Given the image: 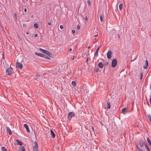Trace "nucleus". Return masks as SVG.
<instances>
[{"label": "nucleus", "instance_id": "1", "mask_svg": "<svg viewBox=\"0 0 151 151\" xmlns=\"http://www.w3.org/2000/svg\"><path fill=\"white\" fill-rule=\"evenodd\" d=\"M39 50L40 51H41L42 52L44 53L45 54H47L49 57H51L52 55V54L51 53H50V52H49L47 50H45L41 48H40Z\"/></svg>", "mask_w": 151, "mask_h": 151}, {"label": "nucleus", "instance_id": "2", "mask_svg": "<svg viewBox=\"0 0 151 151\" xmlns=\"http://www.w3.org/2000/svg\"><path fill=\"white\" fill-rule=\"evenodd\" d=\"M75 116V113L74 112H69L68 115V119L70 121L72 118Z\"/></svg>", "mask_w": 151, "mask_h": 151}, {"label": "nucleus", "instance_id": "3", "mask_svg": "<svg viewBox=\"0 0 151 151\" xmlns=\"http://www.w3.org/2000/svg\"><path fill=\"white\" fill-rule=\"evenodd\" d=\"M117 61L116 59H113L111 62V66L112 67H115L117 65Z\"/></svg>", "mask_w": 151, "mask_h": 151}, {"label": "nucleus", "instance_id": "4", "mask_svg": "<svg viewBox=\"0 0 151 151\" xmlns=\"http://www.w3.org/2000/svg\"><path fill=\"white\" fill-rule=\"evenodd\" d=\"M112 54V52L111 50H109L107 54V58L108 59H110L111 58V55Z\"/></svg>", "mask_w": 151, "mask_h": 151}, {"label": "nucleus", "instance_id": "5", "mask_svg": "<svg viewBox=\"0 0 151 151\" xmlns=\"http://www.w3.org/2000/svg\"><path fill=\"white\" fill-rule=\"evenodd\" d=\"M12 68H8L6 70V73L7 75H10L12 74Z\"/></svg>", "mask_w": 151, "mask_h": 151}, {"label": "nucleus", "instance_id": "6", "mask_svg": "<svg viewBox=\"0 0 151 151\" xmlns=\"http://www.w3.org/2000/svg\"><path fill=\"white\" fill-rule=\"evenodd\" d=\"M16 65L17 67L20 69H21L22 67V64L18 62L16 63Z\"/></svg>", "mask_w": 151, "mask_h": 151}, {"label": "nucleus", "instance_id": "7", "mask_svg": "<svg viewBox=\"0 0 151 151\" xmlns=\"http://www.w3.org/2000/svg\"><path fill=\"white\" fill-rule=\"evenodd\" d=\"M148 66V62L147 60L145 61V65L143 66V68L145 69H146L147 68Z\"/></svg>", "mask_w": 151, "mask_h": 151}, {"label": "nucleus", "instance_id": "8", "mask_svg": "<svg viewBox=\"0 0 151 151\" xmlns=\"http://www.w3.org/2000/svg\"><path fill=\"white\" fill-rule=\"evenodd\" d=\"M24 127L26 128L27 130V131L28 132H29L30 130L29 129L27 125L26 124H24Z\"/></svg>", "mask_w": 151, "mask_h": 151}, {"label": "nucleus", "instance_id": "9", "mask_svg": "<svg viewBox=\"0 0 151 151\" xmlns=\"http://www.w3.org/2000/svg\"><path fill=\"white\" fill-rule=\"evenodd\" d=\"M98 66L99 68H103L104 66V65L102 63L100 62L99 63Z\"/></svg>", "mask_w": 151, "mask_h": 151}, {"label": "nucleus", "instance_id": "10", "mask_svg": "<svg viewBox=\"0 0 151 151\" xmlns=\"http://www.w3.org/2000/svg\"><path fill=\"white\" fill-rule=\"evenodd\" d=\"M6 130L9 132V134L10 135L12 134V132L10 128L9 127H6Z\"/></svg>", "mask_w": 151, "mask_h": 151}, {"label": "nucleus", "instance_id": "11", "mask_svg": "<svg viewBox=\"0 0 151 151\" xmlns=\"http://www.w3.org/2000/svg\"><path fill=\"white\" fill-rule=\"evenodd\" d=\"M35 53L36 55L39 56H40L41 57H42V56H43V54H42V53H39L37 52H35Z\"/></svg>", "mask_w": 151, "mask_h": 151}, {"label": "nucleus", "instance_id": "12", "mask_svg": "<svg viewBox=\"0 0 151 151\" xmlns=\"http://www.w3.org/2000/svg\"><path fill=\"white\" fill-rule=\"evenodd\" d=\"M34 146H33V148H37L38 147V145L36 141H35L34 143Z\"/></svg>", "mask_w": 151, "mask_h": 151}, {"label": "nucleus", "instance_id": "13", "mask_svg": "<svg viewBox=\"0 0 151 151\" xmlns=\"http://www.w3.org/2000/svg\"><path fill=\"white\" fill-rule=\"evenodd\" d=\"M50 132H51V133L52 135V137L53 138H54L55 136V135L54 133V132L51 129Z\"/></svg>", "mask_w": 151, "mask_h": 151}, {"label": "nucleus", "instance_id": "14", "mask_svg": "<svg viewBox=\"0 0 151 151\" xmlns=\"http://www.w3.org/2000/svg\"><path fill=\"white\" fill-rule=\"evenodd\" d=\"M104 15L103 14H101L100 15V19L101 21V22H102L103 21V17Z\"/></svg>", "mask_w": 151, "mask_h": 151}, {"label": "nucleus", "instance_id": "15", "mask_svg": "<svg viewBox=\"0 0 151 151\" xmlns=\"http://www.w3.org/2000/svg\"><path fill=\"white\" fill-rule=\"evenodd\" d=\"M126 108H124L122 109V112L124 114H126Z\"/></svg>", "mask_w": 151, "mask_h": 151}, {"label": "nucleus", "instance_id": "16", "mask_svg": "<svg viewBox=\"0 0 151 151\" xmlns=\"http://www.w3.org/2000/svg\"><path fill=\"white\" fill-rule=\"evenodd\" d=\"M17 142L20 146H22V142L18 139H17L16 140Z\"/></svg>", "mask_w": 151, "mask_h": 151}, {"label": "nucleus", "instance_id": "17", "mask_svg": "<svg viewBox=\"0 0 151 151\" xmlns=\"http://www.w3.org/2000/svg\"><path fill=\"white\" fill-rule=\"evenodd\" d=\"M107 106H106V107L107 109H109L110 108V103L109 102H108L107 103Z\"/></svg>", "mask_w": 151, "mask_h": 151}, {"label": "nucleus", "instance_id": "18", "mask_svg": "<svg viewBox=\"0 0 151 151\" xmlns=\"http://www.w3.org/2000/svg\"><path fill=\"white\" fill-rule=\"evenodd\" d=\"M123 4H120L119 6V9L120 10H122V9Z\"/></svg>", "mask_w": 151, "mask_h": 151}, {"label": "nucleus", "instance_id": "19", "mask_svg": "<svg viewBox=\"0 0 151 151\" xmlns=\"http://www.w3.org/2000/svg\"><path fill=\"white\" fill-rule=\"evenodd\" d=\"M71 84L73 86H75L76 85V81H73L72 82Z\"/></svg>", "mask_w": 151, "mask_h": 151}, {"label": "nucleus", "instance_id": "20", "mask_svg": "<svg viewBox=\"0 0 151 151\" xmlns=\"http://www.w3.org/2000/svg\"><path fill=\"white\" fill-rule=\"evenodd\" d=\"M1 149L2 151H7V149L4 147H1Z\"/></svg>", "mask_w": 151, "mask_h": 151}, {"label": "nucleus", "instance_id": "21", "mask_svg": "<svg viewBox=\"0 0 151 151\" xmlns=\"http://www.w3.org/2000/svg\"><path fill=\"white\" fill-rule=\"evenodd\" d=\"M147 140L148 142L151 146V141H150V139L149 137H147Z\"/></svg>", "mask_w": 151, "mask_h": 151}, {"label": "nucleus", "instance_id": "22", "mask_svg": "<svg viewBox=\"0 0 151 151\" xmlns=\"http://www.w3.org/2000/svg\"><path fill=\"white\" fill-rule=\"evenodd\" d=\"M34 27L36 28H37L38 27V24L37 23H35L34 24Z\"/></svg>", "mask_w": 151, "mask_h": 151}, {"label": "nucleus", "instance_id": "23", "mask_svg": "<svg viewBox=\"0 0 151 151\" xmlns=\"http://www.w3.org/2000/svg\"><path fill=\"white\" fill-rule=\"evenodd\" d=\"M143 143L142 141H140L139 142V146L141 147H142L143 146Z\"/></svg>", "mask_w": 151, "mask_h": 151}, {"label": "nucleus", "instance_id": "24", "mask_svg": "<svg viewBox=\"0 0 151 151\" xmlns=\"http://www.w3.org/2000/svg\"><path fill=\"white\" fill-rule=\"evenodd\" d=\"M20 150L21 151H24L25 149L24 146H22L20 147Z\"/></svg>", "mask_w": 151, "mask_h": 151}, {"label": "nucleus", "instance_id": "25", "mask_svg": "<svg viewBox=\"0 0 151 151\" xmlns=\"http://www.w3.org/2000/svg\"><path fill=\"white\" fill-rule=\"evenodd\" d=\"M145 145L146 148H147V149L148 150V151H150V149H149V147H148V146H147V144H145Z\"/></svg>", "mask_w": 151, "mask_h": 151}, {"label": "nucleus", "instance_id": "26", "mask_svg": "<svg viewBox=\"0 0 151 151\" xmlns=\"http://www.w3.org/2000/svg\"><path fill=\"white\" fill-rule=\"evenodd\" d=\"M98 55V52L96 51L94 54L95 56H97Z\"/></svg>", "mask_w": 151, "mask_h": 151}, {"label": "nucleus", "instance_id": "27", "mask_svg": "<svg viewBox=\"0 0 151 151\" xmlns=\"http://www.w3.org/2000/svg\"><path fill=\"white\" fill-rule=\"evenodd\" d=\"M33 151H39L38 150L37 148H33Z\"/></svg>", "mask_w": 151, "mask_h": 151}, {"label": "nucleus", "instance_id": "28", "mask_svg": "<svg viewBox=\"0 0 151 151\" xmlns=\"http://www.w3.org/2000/svg\"><path fill=\"white\" fill-rule=\"evenodd\" d=\"M88 5L89 6H90L91 5V2H90V0H88Z\"/></svg>", "mask_w": 151, "mask_h": 151}, {"label": "nucleus", "instance_id": "29", "mask_svg": "<svg viewBox=\"0 0 151 151\" xmlns=\"http://www.w3.org/2000/svg\"><path fill=\"white\" fill-rule=\"evenodd\" d=\"M145 75V73H144L143 72H142L140 73V76H143V75Z\"/></svg>", "mask_w": 151, "mask_h": 151}, {"label": "nucleus", "instance_id": "30", "mask_svg": "<svg viewBox=\"0 0 151 151\" xmlns=\"http://www.w3.org/2000/svg\"><path fill=\"white\" fill-rule=\"evenodd\" d=\"M109 64V63L108 62H106L104 63V65H108Z\"/></svg>", "mask_w": 151, "mask_h": 151}, {"label": "nucleus", "instance_id": "31", "mask_svg": "<svg viewBox=\"0 0 151 151\" xmlns=\"http://www.w3.org/2000/svg\"><path fill=\"white\" fill-rule=\"evenodd\" d=\"M138 151H143L140 148H138Z\"/></svg>", "mask_w": 151, "mask_h": 151}, {"label": "nucleus", "instance_id": "32", "mask_svg": "<svg viewBox=\"0 0 151 151\" xmlns=\"http://www.w3.org/2000/svg\"><path fill=\"white\" fill-rule=\"evenodd\" d=\"M72 32L73 34L75 33L76 32V31L75 30L73 29L72 30Z\"/></svg>", "mask_w": 151, "mask_h": 151}, {"label": "nucleus", "instance_id": "33", "mask_svg": "<svg viewBox=\"0 0 151 151\" xmlns=\"http://www.w3.org/2000/svg\"><path fill=\"white\" fill-rule=\"evenodd\" d=\"M80 25H77V29H79V30L80 29Z\"/></svg>", "mask_w": 151, "mask_h": 151}, {"label": "nucleus", "instance_id": "34", "mask_svg": "<svg viewBox=\"0 0 151 151\" xmlns=\"http://www.w3.org/2000/svg\"><path fill=\"white\" fill-rule=\"evenodd\" d=\"M43 56H42V57H43V58H46V56H47L46 55H45V54H43Z\"/></svg>", "mask_w": 151, "mask_h": 151}, {"label": "nucleus", "instance_id": "35", "mask_svg": "<svg viewBox=\"0 0 151 151\" xmlns=\"http://www.w3.org/2000/svg\"><path fill=\"white\" fill-rule=\"evenodd\" d=\"M46 59L48 60H50V57L48 56H46Z\"/></svg>", "mask_w": 151, "mask_h": 151}, {"label": "nucleus", "instance_id": "36", "mask_svg": "<svg viewBox=\"0 0 151 151\" xmlns=\"http://www.w3.org/2000/svg\"><path fill=\"white\" fill-rule=\"evenodd\" d=\"M23 27L24 28L26 27L27 25L26 24H23Z\"/></svg>", "mask_w": 151, "mask_h": 151}, {"label": "nucleus", "instance_id": "37", "mask_svg": "<svg viewBox=\"0 0 151 151\" xmlns=\"http://www.w3.org/2000/svg\"><path fill=\"white\" fill-rule=\"evenodd\" d=\"M60 28L61 29H62L63 28V26L61 25H60Z\"/></svg>", "mask_w": 151, "mask_h": 151}, {"label": "nucleus", "instance_id": "38", "mask_svg": "<svg viewBox=\"0 0 151 151\" xmlns=\"http://www.w3.org/2000/svg\"><path fill=\"white\" fill-rule=\"evenodd\" d=\"M98 35V33L97 32H96V33L95 35L94 36V37H97Z\"/></svg>", "mask_w": 151, "mask_h": 151}, {"label": "nucleus", "instance_id": "39", "mask_svg": "<svg viewBox=\"0 0 151 151\" xmlns=\"http://www.w3.org/2000/svg\"><path fill=\"white\" fill-rule=\"evenodd\" d=\"M88 59H89V58H88V57L87 58V59H86V62L87 63V62H88Z\"/></svg>", "mask_w": 151, "mask_h": 151}, {"label": "nucleus", "instance_id": "40", "mask_svg": "<svg viewBox=\"0 0 151 151\" xmlns=\"http://www.w3.org/2000/svg\"><path fill=\"white\" fill-rule=\"evenodd\" d=\"M51 24V22H48V25H50Z\"/></svg>", "mask_w": 151, "mask_h": 151}, {"label": "nucleus", "instance_id": "41", "mask_svg": "<svg viewBox=\"0 0 151 151\" xmlns=\"http://www.w3.org/2000/svg\"><path fill=\"white\" fill-rule=\"evenodd\" d=\"M85 20H88V18H87V16H86V17H85Z\"/></svg>", "mask_w": 151, "mask_h": 151}, {"label": "nucleus", "instance_id": "42", "mask_svg": "<svg viewBox=\"0 0 151 151\" xmlns=\"http://www.w3.org/2000/svg\"><path fill=\"white\" fill-rule=\"evenodd\" d=\"M99 70V68H97L96 70V72H97Z\"/></svg>", "mask_w": 151, "mask_h": 151}, {"label": "nucleus", "instance_id": "43", "mask_svg": "<svg viewBox=\"0 0 151 151\" xmlns=\"http://www.w3.org/2000/svg\"><path fill=\"white\" fill-rule=\"evenodd\" d=\"M37 36H38V35H37V34H35V35H34V36H35V37H37Z\"/></svg>", "mask_w": 151, "mask_h": 151}, {"label": "nucleus", "instance_id": "44", "mask_svg": "<svg viewBox=\"0 0 151 151\" xmlns=\"http://www.w3.org/2000/svg\"><path fill=\"white\" fill-rule=\"evenodd\" d=\"M99 48H100V47H99L97 49V50H96V51H99Z\"/></svg>", "mask_w": 151, "mask_h": 151}, {"label": "nucleus", "instance_id": "45", "mask_svg": "<svg viewBox=\"0 0 151 151\" xmlns=\"http://www.w3.org/2000/svg\"><path fill=\"white\" fill-rule=\"evenodd\" d=\"M27 11V9L26 8H25L24 9V12H26Z\"/></svg>", "mask_w": 151, "mask_h": 151}, {"label": "nucleus", "instance_id": "46", "mask_svg": "<svg viewBox=\"0 0 151 151\" xmlns=\"http://www.w3.org/2000/svg\"><path fill=\"white\" fill-rule=\"evenodd\" d=\"M14 15H15V17H16V19H17V14H16V13H15Z\"/></svg>", "mask_w": 151, "mask_h": 151}, {"label": "nucleus", "instance_id": "47", "mask_svg": "<svg viewBox=\"0 0 151 151\" xmlns=\"http://www.w3.org/2000/svg\"><path fill=\"white\" fill-rule=\"evenodd\" d=\"M2 57L3 58V59L4 58V53H3V54H2Z\"/></svg>", "mask_w": 151, "mask_h": 151}, {"label": "nucleus", "instance_id": "48", "mask_svg": "<svg viewBox=\"0 0 151 151\" xmlns=\"http://www.w3.org/2000/svg\"><path fill=\"white\" fill-rule=\"evenodd\" d=\"M72 49L71 48H70V49H69V51H72Z\"/></svg>", "mask_w": 151, "mask_h": 151}, {"label": "nucleus", "instance_id": "49", "mask_svg": "<svg viewBox=\"0 0 151 151\" xmlns=\"http://www.w3.org/2000/svg\"><path fill=\"white\" fill-rule=\"evenodd\" d=\"M74 59V55L73 57V58L72 59V60H73Z\"/></svg>", "mask_w": 151, "mask_h": 151}, {"label": "nucleus", "instance_id": "50", "mask_svg": "<svg viewBox=\"0 0 151 151\" xmlns=\"http://www.w3.org/2000/svg\"><path fill=\"white\" fill-rule=\"evenodd\" d=\"M150 103H151V97L150 98Z\"/></svg>", "mask_w": 151, "mask_h": 151}, {"label": "nucleus", "instance_id": "51", "mask_svg": "<svg viewBox=\"0 0 151 151\" xmlns=\"http://www.w3.org/2000/svg\"><path fill=\"white\" fill-rule=\"evenodd\" d=\"M138 69L139 71V70H142V68H140L139 69V68H138Z\"/></svg>", "mask_w": 151, "mask_h": 151}, {"label": "nucleus", "instance_id": "52", "mask_svg": "<svg viewBox=\"0 0 151 151\" xmlns=\"http://www.w3.org/2000/svg\"><path fill=\"white\" fill-rule=\"evenodd\" d=\"M12 68V69H13V68H12V67H10V68Z\"/></svg>", "mask_w": 151, "mask_h": 151}, {"label": "nucleus", "instance_id": "53", "mask_svg": "<svg viewBox=\"0 0 151 151\" xmlns=\"http://www.w3.org/2000/svg\"><path fill=\"white\" fill-rule=\"evenodd\" d=\"M34 17V16L33 15H32L31 16V18H33Z\"/></svg>", "mask_w": 151, "mask_h": 151}, {"label": "nucleus", "instance_id": "54", "mask_svg": "<svg viewBox=\"0 0 151 151\" xmlns=\"http://www.w3.org/2000/svg\"><path fill=\"white\" fill-rule=\"evenodd\" d=\"M90 47V46H88V49H89Z\"/></svg>", "mask_w": 151, "mask_h": 151}, {"label": "nucleus", "instance_id": "55", "mask_svg": "<svg viewBox=\"0 0 151 151\" xmlns=\"http://www.w3.org/2000/svg\"><path fill=\"white\" fill-rule=\"evenodd\" d=\"M142 76H140V79H142Z\"/></svg>", "mask_w": 151, "mask_h": 151}, {"label": "nucleus", "instance_id": "56", "mask_svg": "<svg viewBox=\"0 0 151 151\" xmlns=\"http://www.w3.org/2000/svg\"><path fill=\"white\" fill-rule=\"evenodd\" d=\"M101 125L103 126V123H102L101 122Z\"/></svg>", "mask_w": 151, "mask_h": 151}, {"label": "nucleus", "instance_id": "57", "mask_svg": "<svg viewBox=\"0 0 151 151\" xmlns=\"http://www.w3.org/2000/svg\"><path fill=\"white\" fill-rule=\"evenodd\" d=\"M26 34H29V32H26Z\"/></svg>", "mask_w": 151, "mask_h": 151}, {"label": "nucleus", "instance_id": "58", "mask_svg": "<svg viewBox=\"0 0 151 151\" xmlns=\"http://www.w3.org/2000/svg\"><path fill=\"white\" fill-rule=\"evenodd\" d=\"M118 37H119V38L120 37H119V35H118Z\"/></svg>", "mask_w": 151, "mask_h": 151}, {"label": "nucleus", "instance_id": "59", "mask_svg": "<svg viewBox=\"0 0 151 151\" xmlns=\"http://www.w3.org/2000/svg\"><path fill=\"white\" fill-rule=\"evenodd\" d=\"M92 129H93V127H92Z\"/></svg>", "mask_w": 151, "mask_h": 151}, {"label": "nucleus", "instance_id": "60", "mask_svg": "<svg viewBox=\"0 0 151 151\" xmlns=\"http://www.w3.org/2000/svg\"><path fill=\"white\" fill-rule=\"evenodd\" d=\"M36 76H40V75H37H37H36Z\"/></svg>", "mask_w": 151, "mask_h": 151}, {"label": "nucleus", "instance_id": "61", "mask_svg": "<svg viewBox=\"0 0 151 151\" xmlns=\"http://www.w3.org/2000/svg\"><path fill=\"white\" fill-rule=\"evenodd\" d=\"M26 1H28V0H26Z\"/></svg>", "mask_w": 151, "mask_h": 151}]
</instances>
